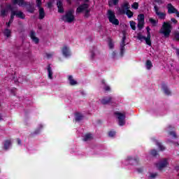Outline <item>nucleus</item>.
Instances as JSON below:
<instances>
[{
  "instance_id": "f257e3e1",
  "label": "nucleus",
  "mask_w": 179,
  "mask_h": 179,
  "mask_svg": "<svg viewBox=\"0 0 179 179\" xmlns=\"http://www.w3.org/2000/svg\"><path fill=\"white\" fill-rule=\"evenodd\" d=\"M13 5H18V6L25 7L28 13H34L36 11V6L34 3L26 1L25 0H13Z\"/></svg>"
},
{
  "instance_id": "f03ea898",
  "label": "nucleus",
  "mask_w": 179,
  "mask_h": 179,
  "mask_svg": "<svg viewBox=\"0 0 179 179\" xmlns=\"http://www.w3.org/2000/svg\"><path fill=\"white\" fill-rule=\"evenodd\" d=\"M146 30H147V37L142 35V34L138 33L137 34V40H140V41H143V40H145V44H147V45H149V47H152V40H150L152 37L150 35V27H147Z\"/></svg>"
},
{
  "instance_id": "7ed1b4c3",
  "label": "nucleus",
  "mask_w": 179,
  "mask_h": 179,
  "mask_svg": "<svg viewBox=\"0 0 179 179\" xmlns=\"http://www.w3.org/2000/svg\"><path fill=\"white\" fill-rule=\"evenodd\" d=\"M171 24L170 22H164L162 24V29L159 30L161 34H164V37L166 38L170 37V33H171Z\"/></svg>"
},
{
  "instance_id": "20e7f679",
  "label": "nucleus",
  "mask_w": 179,
  "mask_h": 179,
  "mask_svg": "<svg viewBox=\"0 0 179 179\" xmlns=\"http://www.w3.org/2000/svg\"><path fill=\"white\" fill-rule=\"evenodd\" d=\"M73 10H69L66 12L64 15L62 16V20L65 23H72L75 21V15H73Z\"/></svg>"
},
{
  "instance_id": "39448f33",
  "label": "nucleus",
  "mask_w": 179,
  "mask_h": 179,
  "mask_svg": "<svg viewBox=\"0 0 179 179\" xmlns=\"http://www.w3.org/2000/svg\"><path fill=\"white\" fill-rule=\"evenodd\" d=\"M108 19L112 24H115V26L120 24V21L115 17V13L111 10H108Z\"/></svg>"
},
{
  "instance_id": "423d86ee",
  "label": "nucleus",
  "mask_w": 179,
  "mask_h": 179,
  "mask_svg": "<svg viewBox=\"0 0 179 179\" xmlns=\"http://www.w3.org/2000/svg\"><path fill=\"white\" fill-rule=\"evenodd\" d=\"M131 9V5L129 2L125 1L122 5L121 8H119V13L120 15H125V13Z\"/></svg>"
},
{
  "instance_id": "0eeeda50",
  "label": "nucleus",
  "mask_w": 179,
  "mask_h": 179,
  "mask_svg": "<svg viewBox=\"0 0 179 179\" xmlns=\"http://www.w3.org/2000/svg\"><path fill=\"white\" fill-rule=\"evenodd\" d=\"M167 166H169L167 158H164L162 160L156 164V166L157 167L158 170H163V169L167 167Z\"/></svg>"
},
{
  "instance_id": "6e6552de",
  "label": "nucleus",
  "mask_w": 179,
  "mask_h": 179,
  "mask_svg": "<svg viewBox=\"0 0 179 179\" xmlns=\"http://www.w3.org/2000/svg\"><path fill=\"white\" fill-rule=\"evenodd\" d=\"M115 114L117 115V118L119 120V125L120 127H124V125H125V114L121 113L120 112H116Z\"/></svg>"
},
{
  "instance_id": "1a4fd4ad",
  "label": "nucleus",
  "mask_w": 179,
  "mask_h": 179,
  "mask_svg": "<svg viewBox=\"0 0 179 179\" xmlns=\"http://www.w3.org/2000/svg\"><path fill=\"white\" fill-rule=\"evenodd\" d=\"M127 160L129 162L132 166H138V164H139V157H127Z\"/></svg>"
},
{
  "instance_id": "9d476101",
  "label": "nucleus",
  "mask_w": 179,
  "mask_h": 179,
  "mask_svg": "<svg viewBox=\"0 0 179 179\" xmlns=\"http://www.w3.org/2000/svg\"><path fill=\"white\" fill-rule=\"evenodd\" d=\"M154 10L157 16L159 17V19L164 20L166 19V13L159 11V7L157 6H154Z\"/></svg>"
},
{
  "instance_id": "9b49d317",
  "label": "nucleus",
  "mask_w": 179,
  "mask_h": 179,
  "mask_svg": "<svg viewBox=\"0 0 179 179\" xmlns=\"http://www.w3.org/2000/svg\"><path fill=\"white\" fill-rule=\"evenodd\" d=\"M57 12L59 13H64L65 10L64 9V3L62 0H57Z\"/></svg>"
},
{
  "instance_id": "f8f14e48",
  "label": "nucleus",
  "mask_w": 179,
  "mask_h": 179,
  "mask_svg": "<svg viewBox=\"0 0 179 179\" xmlns=\"http://www.w3.org/2000/svg\"><path fill=\"white\" fill-rule=\"evenodd\" d=\"M87 9H89V4L83 3L77 8L76 13H82V12L85 11Z\"/></svg>"
},
{
  "instance_id": "ddd939ff",
  "label": "nucleus",
  "mask_w": 179,
  "mask_h": 179,
  "mask_svg": "<svg viewBox=\"0 0 179 179\" xmlns=\"http://www.w3.org/2000/svg\"><path fill=\"white\" fill-rule=\"evenodd\" d=\"M62 52L64 57H65L66 58H68V57H71V50H69V48H68V46L66 45H64L62 48Z\"/></svg>"
},
{
  "instance_id": "4468645a",
  "label": "nucleus",
  "mask_w": 179,
  "mask_h": 179,
  "mask_svg": "<svg viewBox=\"0 0 179 179\" xmlns=\"http://www.w3.org/2000/svg\"><path fill=\"white\" fill-rule=\"evenodd\" d=\"M166 9H168L169 15H173V13H175L176 10H177V8H176L174 6L171 4V3L167 4Z\"/></svg>"
},
{
  "instance_id": "2eb2a0df",
  "label": "nucleus",
  "mask_w": 179,
  "mask_h": 179,
  "mask_svg": "<svg viewBox=\"0 0 179 179\" xmlns=\"http://www.w3.org/2000/svg\"><path fill=\"white\" fill-rule=\"evenodd\" d=\"M30 37L35 44H38V43H40V39L36 36V32L34 31H31Z\"/></svg>"
},
{
  "instance_id": "dca6fc26",
  "label": "nucleus",
  "mask_w": 179,
  "mask_h": 179,
  "mask_svg": "<svg viewBox=\"0 0 179 179\" xmlns=\"http://www.w3.org/2000/svg\"><path fill=\"white\" fill-rule=\"evenodd\" d=\"M152 141H154V142L155 143L157 146H158L159 150H161L162 152H163V150H166V147L162 145V143L159 142V141H157V139H156L155 138H153Z\"/></svg>"
},
{
  "instance_id": "f3484780",
  "label": "nucleus",
  "mask_w": 179,
  "mask_h": 179,
  "mask_svg": "<svg viewBox=\"0 0 179 179\" xmlns=\"http://www.w3.org/2000/svg\"><path fill=\"white\" fill-rule=\"evenodd\" d=\"M10 146H12V141H10V139L4 141V143H3L4 150H9V148H10Z\"/></svg>"
},
{
  "instance_id": "a211bd4d",
  "label": "nucleus",
  "mask_w": 179,
  "mask_h": 179,
  "mask_svg": "<svg viewBox=\"0 0 179 179\" xmlns=\"http://www.w3.org/2000/svg\"><path fill=\"white\" fill-rule=\"evenodd\" d=\"M15 16L16 17H18L19 19L24 20L26 19V15L23 13L21 10H15Z\"/></svg>"
},
{
  "instance_id": "6ab92c4d",
  "label": "nucleus",
  "mask_w": 179,
  "mask_h": 179,
  "mask_svg": "<svg viewBox=\"0 0 179 179\" xmlns=\"http://www.w3.org/2000/svg\"><path fill=\"white\" fill-rule=\"evenodd\" d=\"M162 90L166 96H170V94H171V91H170L169 87H167L166 84L162 85Z\"/></svg>"
},
{
  "instance_id": "aec40b11",
  "label": "nucleus",
  "mask_w": 179,
  "mask_h": 179,
  "mask_svg": "<svg viewBox=\"0 0 179 179\" xmlns=\"http://www.w3.org/2000/svg\"><path fill=\"white\" fill-rule=\"evenodd\" d=\"M38 12H39L38 19L40 20H43V19L45 17V11H44V8H39Z\"/></svg>"
},
{
  "instance_id": "412c9836",
  "label": "nucleus",
  "mask_w": 179,
  "mask_h": 179,
  "mask_svg": "<svg viewBox=\"0 0 179 179\" xmlns=\"http://www.w3.org/2000/svg\"><path fill=\"white\" fill-rule=\"evenodd\" d=\"M113 100V97L110 96L108 99H106V98H103L101 99V104H103V106H106V104H108L109 103H111Z\"/></svg>"
},
{
  "instance_id": "4be33fe9",
  "label": "nucleus",
  "mask_w": 179,
  "mask_h": 179,
  "mask_svg": "<svg viewBox=\"0 0 179 179\" xmlns=\"http://www.w3.org/2000/svg\"><path fill=\"white\" fill-rule=\"evenodd\" d=\"M48 78L49 79H52V69L51 68V64H48Z\"/></svg>"
},
{
  "instance_id": "5701e85b",
  "label": "nucleus",
  "mask_w": 179,
  "mask_h": 179,
  "mask_svg": "<svg viewBox=\"0 0 179 179\" xmlns=\"http://www.w3.org/2000/svg\"><path fill=\"white\" fill-rule=\"evenodd\" d=\"M76 122H79V121H82L83 120V115L80 113H76Z\"/></svg>"
},
{
  "instance_id": "b1692460",
  "label": "nucleus",
  "mask_w": 179,
  "mask_h": 179,
  "mask_svg": "<svg viewBox=\"0 0 179 179\" xmlns=\"http://www.w3.org/2000/svg\"><path fill=\"white\" fill-rule=\"evenodd\" d=\"M69 80L71 86H75V85H78V81L75 80L72 76H69Z\"/></svg>"
},
{
  "instance_id": "393cba45",
  "label": "nucleus",
  "mask_w": 179,
  "mask_h": 179,
  "mask_svg": "<svg viewBox=\"0 0 179 179\" xmlns=\"http://www.w3.org/2000/svg\"><path fill=\"white\" fill-rule=\"evenodd\" d=\"M149 22L151 23V24H152L154 27L157 26V23H159V20H155L152 17L149 18Z\"/></svg>"
},
{
  "instance_id": "a878e982",
  "label": "nucleus",
  "mask_w": 179,
  "mask_h": 179,
  "mask_svg": "<svg viewBox=\"0 0 179 179\" xmlns=\"http://www.w3.org/2000/svg\"><path fill=\"white\" fill-rule=\"evenodd\" d=\"M145 65H146L147 69L148 70H150L152 69V68H153V64H152V61L149 59L146 61Z\"/></svg>"
},
{
  "instance_id": "bb28decb",
  "label": "nucleus",
  "mask_w": 179,
  "mask_h": 179,
  "mask_svg": "<svg viewBox=\"0 0 179 179\" xmlns=\"http://www.w3.org/2000/svg\"><path fill=\"white\" fill-rule=\"evenodd\" d=\"M8 11L6 9H1L0 12V17H6Z\"/></svg>"
},
{
  "instance_id": "cd10ccee",
  "label": "nucleus",
  "mask_w": 179,
  "mask_h": 179,
  "mask_svg": "<svg viewBox=\"0 0 179 179\" xmlns=\"http://www.w3.org/2000/svg\"><path fill=\"white\" fill-rule=\"evenodd\" d=\"M92 136L91 134H87L85 135L83 138L84 142H87V141H90V139H92Z\"/></svg>"
},
{
  "instance_id": "c85d7f7f",
  "label": "nucleus",
  "mask_w": 179,
  "mask_h": 179,
  "mask_svg": "<svg viewBox=\"0 0 179 179\" xmlns=\"http://www.w3.org/2000/svg\"><path fill=\"white\" fill-rule=\"evenodd\" d=\"M125 15H127L129 19H131V17L134 16V12L131 11V10L129 9L127 10V11H126Z\"/></svg>"
},
{
  "instance_id": "c756f323",
  "label": "nucleus",
  "mask_w": 179,
  "mask_h": 179,
  "mask_svg": "<svg viewBox=\"0 0 179 179\" xmlns=\"http://www.w3.org/2000/svg\"><path fill=\"white\" fill-rule=\"evenodd\" d=\"M85 19H89L90 17V9H87L85 11V15H84Z\"/></svg>"
},
{
  "instance_id": "7c9ffc66",
  "label": "nucleus",
  "mask_w": 179,
  "mask_h": 179,
  "mask_svg": "<svg viewBox=\"0 0 179 179\" xmlns=\"http://www.w3.org/2000/svg\"><path fill=\"white\" fill-rule=\"evenodd\" d=\"M138 22H145V15L144 14H139L138 15Z\"/></svg>"
},
{
  "instance_id": "2f4dec72",
  "label": "nucleus",
  "mask_w": 179,
  "mask_h": 179,
  "mask_svg": "<svg viewBox=\"0 0 179 179\" xmlns=\"http://www.w3.org/2000/svg\"><path fill=\"white\" fill-rule=\"evenodd\" d=\"M12 32L10 31V29H6L5 30H4V36H6V37H10V34H11Z\"/></svg>"
},
{
  "instance_id": "473e14b6",
  "label": "nucleus",
  "mask_w": 179,
  "mask_h": 179,
  "mask_svg": "<svg viewBox=\"0 0 179 179\" xmlns=\"http://www.w3.org/2000/svg\"><path fill=\"white\" fill-rule=\"evenodd\" d=\"M15 16H16V10H11L10 17L9 20L13 22Z\"/></svg>"
},
{
  "instance_id": "72a5a7b5",
  "label": "nucleus",
  "mask_w": 179,
  "mask_h": 179,
  "mask_svg": "<svg viewBox=\"0 0 179 179\" xmlns=\"http://www.w3.org/2000/svg\"><path fill=\"white\" fill-rule=\"evenodd\" d=\"M144 24H145V22L138 21V24H137V27H138V30H142L143 29Z\"/></svg>"
},
{
  "instance_id": "f704fd0d",
  "label": "nucleus",
  "mask_w": 179,
  "mask_h": 179,
  "mask_svg": "<svg viewBox=\"0 0 179 179\" xmlns=\"http://www.w3.org/2000/svg\"><path fill=\"white\" fill-rule=\"evenodd\" d=\"M125 53V45H120V56L124 57Z\"/></svg>"
},
{
  "instance_id": "c9c22d12",
  "label": "nucleus",
  "mask_w": 179,
  "mask_h": 179,
  "mask_svg": "<svg viewBox=\"0 0 179 179\" xmlns=\"http://www.w3.org/2000/svg\"><path fill=\"white\" fill-rule=\"evenodd\" d=\"M169 135H170L171 136H172L173 138V139H177L178 136L177 134H176V131H169Z\"/></svg>"
},
{
  "instance_id": "e433bc0d",
  "label": "nucleus",
  "mask_w": 179,
  "mask_h": 179,
  "mask_svg": "<svg viewBox=\"0 0 179 179\" xmlns=\"http://www.w3.org/2000/svg\"><path fill=\"white\" fill-rule=\"evenodd\" d=\"M131 8H132L133 9H135V10H136L137 9L139 8V3H138V2H134V3L131 5Z\"/></svg>"
},
{
  "instance_id": "4c0bfd02",
  "label": "nucleus",
  "mask_w": 179,
  "mask_h": 179,
  "mask_svg": "<svg viewBox=\"0 0 179 179\" xmlns=\"http://www.w3.org/2000/svg\"><path fill=\"white\" fill-rule=\"evenodd\" d=\"M136 23H135V22L134 21H130V26L132 29V30H136Z\"/></svg>"
},
{
  "instance_id": "58836bf2",
  "label": "nucleus",
  "mask_w": 179,
  "mask_h": 179,
  "mask_svg": "<svg viewBox=\"0 0 179 179\" xmlns=\"http://www.w3.org/2000/svg\"><path fill=\"white\" fill-rule=\"evenodd\" d=\"M167 143H171L172 145H175V146H179L178 142H174V141H173V140H171V139H168V140H167Z\"/></svg>"
},
{
  "instance_id": "ea45409f",
  "label": "nucleus",
  "mask_w": 179,
  "mask_h": 179,
  "mask_svg": "<svg viewBox=\"0 0 179 179\" xmlns=\"http://www.w3.org/2000/svg\"><path fill=\"white\" fill-rule=\"evenodd\" d=\"M125 40H127V36H125V34H124L123 37L122 38V41L120 43V45H125Z\"/></svg>"
},
{
  "instance_id": "a19ab883",
  "label": "nucleus",
  "mask_w": 179,
  "mask_h": 179,
  "mask_svg": "<svg viewBox=\"0 0 179 179\" xmlns=\"http://www.w3.org/2000/svg\"><path fill=\"white\" fill-rule=\"evenodd\" d=\"M103 90H105V92H111V87L109 85H105Z\"/></svg>"
},
{
  "instance_id": "79ce46f5",
  "label": "nucleus",
  "mask_w": 179,
  "mask_h": 179,
  "mask_svg": "<svg viewBox=\"0 0 179 179\" xmlns=\"http://www.w3.org/2000/svg\"><path fill=\"white\" fill-rule=\"evenodd\" d=\"M108 136H110V138H114V136H115V131H108Z\"/></svg>"
},
{
  "instance_id": "37998d69",
  "label": "nucleus",
  "mask_w": 179,
  "mask_h": 179,
  "mask_svg": "<svg viewBox=\"0 0 179 179\" xmlns=\"http://www.w3.org/2000/svg\"><path fill=\"white\" fill-rule=\"evenodd\" d=\"M150 155H152V156H153L154 157H155V156H157V150H151V152H150Z\"/></svg>"
},
{
  "instance_id": "c03bdc74",
  "label": "nucleus",
  "mask_w": 179,
  "mask_h": 179,
  "mask_svg": "<svg viewBox=\"0 0 179 179\" xmlns=\"http://www.w3.org/2000/svg\"><path fill=\"white\" fill-rule=\"evenodd\" d=\"M41 1H36V6L38 9L43 8V7H41Z\"/></svg>"
},
{
  "instance_id": "a18cd8bd",
  "label": "nucleus",
  "mask_w": 179,
  "mask_h": 179,
  "mask_svg": "<svg viewBox=\"0 0 179 179\" xmlns=\"http://www.w3.org/2000/svg\"><path fill=\"white\" fill-rule=\"evenodd\" d=\"M174 38L176 41H179V32L175 33Z\"/></svg>"
},
{
  "instance_id": "49530a36",
  "label": "nucleus",
  "mask_w": 179,
  "mask_h": 179,
  "mask_svg": "<svg viewBox=\"0 0 179 179\" xmlns=\"http://www.w3.org/2000/svg\"><path fill=\"white\" fill-rule=\"evenodd\" d=\"M108 45H109V48L110 50H113V48H114V43H113V42L111 41H109Z\"/></svg>"
},
{
  "instance_id": "de8ad7c7",
  "label": "nucleus",
  "mask_w": 179,
  "mask_h": 179,
  "mask_svg": "<svg viewBox=\"0 0 179 179\" xmlns=\"http://www.w3.org/2000/svg\"><path fill=\"white\" fill-rule=\"evenodd\" d=\"M12 23H13V21H12V20H9V21L8 22L6 23V26L8 28L10 27V24H12Z\"/></svg>"
},
{
  "instance_id": "09e8293b",
  "label": "nucleus",
  "mask_w": 179,
  "mask_h": 179,
  "mask_svg": "<svg viewBox=\"0 0 179 179\" xmlns=\"http://www.w3.org/2000/svg\"><path fill=\"white\" fill-rule=\"evenodd\" d=\"M158 176L157 173H150V178H156V177Z\"/></svg>"
},
{
  "instance_id": "8fccbe9b",
  "label": "nucleus",
  "mask_w": 179,
  "mask_h": 179,
  "mask_svg": "<svg viewBox=\"0 0 179 179\" xmlns=\"http://www.w3.org/2000/svg\"><path fill=\"white\" fill-rule=\"evenodd\" d=\"M53 55H54V53H46V57L48 59H50V58H52Z\"/></svg>"
},
{
  "instance_id": "3c124183",
  "label": "nucleus",
  "mask_w": 179,
  "mask_h": 179,
  "mask_svg": "<svg viewBox=\"0 0 179 179\" xmlns=\"http://www.w3.org/2000/svg\"><path fill=\"white\" fill-rule=\"evenodd\" d=\"M171 21L173 23H174L175 24H177V23H178V21H177V20H176V18H174V17L171 18Z\"/></svg>"
},
{
  "instance_id": "603ef678",
  "label": "nucleus",
  "mask_w": 179,
  "mask_h": 179,
  "mask_svg": "<svg viewBox=\"0 0 179 179\" xmlns=\"http://www.w3.org/2000/svg\"><path fill=\"white\" fill-rule=\"evenodd\" d=\"M113 5H118V2H120V0H112Z\"/></svg>"
},
{
  "instance_id": "864d4df0",
  "label": "nucleus",
  "mask_w": 179,
  "mask_h": 179,
  "mask_svg": "<svg viewBox=\"0 0 179 179\" xmlns=\"http://www.w3.org/2000/svg\"><path fill=\"white\" fill-rule=\"evenodd\" d=\"M138 173H143V168H138L137 169Z\"/></svg>"
},
{
  "instance_id": "5fc2aeb1",
  "label": "nucleus",
  "mask_w": 179,
  "mask_h": 179,
  "mask_svg": "<svg viewBox=\"0 0 179 179\" xmlns=\"http://www.w3.org/2000/svg\"><path fill=\"white\" fill-rule=\"evenodd\" d=\"M17 145H22V140H20V138H17Z\"/></svg>"
},
{
  "instance_id": "6e6d98bb",
  "label": "nucleus",
  "mask_w": 179,
  "mask_h": 179,
  "mask_svg": "<svg viewBox=\"0 0 179 179\" xmlns=\"http://www.w3.org/2000/svg\"><path fill=\"white\" fill-rule=\"evenodd\" d=\"M96 54H94V52H91V58L92 59H93V58H94Z\"/></svg>"
},
{
  "instance_id": "4d7b16f0",
  "label": "nucleus",
  "mask_w": 179,
  "mask_h": 179,
  "mask_svg": "<svg viewBox=\"0 0 179 179\" xmlns=\"http://www.w3.org/2000/svg\"><path fill=\"white\" fill-rule=\"evenodd\" d=\"M117 56V52H115V51H113V52H112V57H113V58H114L115 57H116Z\"/></svg>"
},
{
  "instance_id": "13d9d810",
  "label": "nucleus",
  "mask_w": 179,
  "mask_h": 179,
  "mask_svg": "<svg viewBox=\"0 0 179 179\" xmlns=\"http://www.w3.org/2000/svg\"><path fill=\"white\" fill-rule=\"evenodd\" d=\"M34 134H35V135H37L38 134H40V129H38L35 130Z\"/></svg>"
},
{
  "instance_id": "bf43d9fd",
  "label": "nucleus",
  "mask_w": 179,
  "mask_h": 179,
  "mask_svg": "<svg viewBox=\"0 0 179 179\" xmlns=\"http://www.w3.org/2000/svg\"><path fill=\"white\" fill-rule=\"evenodd\" d=\"M52 3L49 2L48 3V8H52Z\"/></svg>"
},
{
  "instance_id": "052dcab7",
  "label": "nucleus",
  "mask_w": 179,
  "mask_h": 179,
  "mask_svg": "<svg viewBox=\"0 0 179 179\" xmlns=\"http://www.w3.org/2000/svg\"><path fill=\"white\" fill-rule=\"evenodd\" d=\"M174 13L176 15L177 17H179V12H178V10L176 9V10L175 11Z\"/></svg>"
},
{
  "instance_id": "680f3d73",
  "label": "nucleus",
  "mask_w": 179,
  "mask_h": 179,
  "mask_svg": "<svg viewBox=\"0 0 179 179\" xmlns=\"http://www.w3.org/2000/svg\"><path fill=\"white\" fill-rule=\"evenodd\" d=\"M101 83H102V85H103V86H106V85H107V84L106 83V80H101Z\"/></svg>"
},
{
  "instance_id": "e2e57ef3",
  "label": "nucleus",
  "mask_w": 179,
  "mask_h": 179,
  "mask_svg": "<svg viewBox=\"0 0 179 179\" xmlns=\"http://www.w3.org/2000/svg\"><path fill=\"white\" fill-rule=\"evenodd\" d=\"M155 2H157V3H162V0H155Z\"/></svg>"
},
{
  "instance_id": "0e129e2a",
  "label": "nucleus",
  "mask_w": 179,
  "mask_h": 179,
  "mask_svg": "<svg viewBox=\"0 0 179 179\" xmlns=\"http://www.w3.org/2000/svg\"><path fill=\"white\" fill-rule=\"evenodd\" d=\"M71 0H67V3H69V5H71L72 1H71Z\"/></svg>"
},
{
  "instance_id": "69168bd1",
  "label": "nucleus",
  "mask_w": 179,
  "mask_h": 179,
  "mask_svg": "<svg viewBox=\"0 0 179 179\" xmlns=\"http://www.w3.org/2000/svg\"><path fill=\"white\" fill-rule=\"evenodd\" d=\"M36 1H41V0H36Z\"/></svg>"
}]
</instances>
